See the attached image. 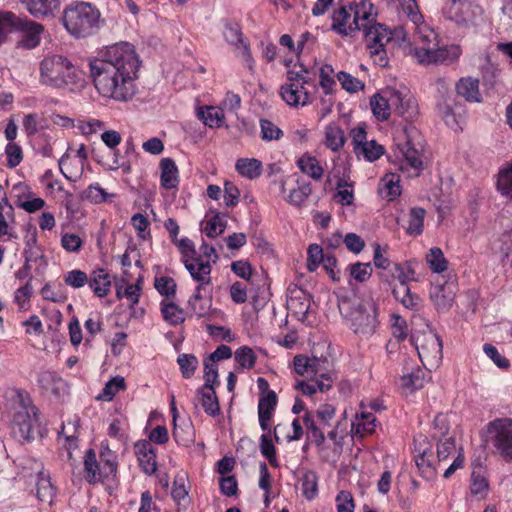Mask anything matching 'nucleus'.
Returning <instances> with one entry per match:
<instances>
[{
  "label": "nucleus",
  "instance_id": "obj_1",
  "mask_svg": "<svg viewBox=\"0 0 512 512\" xmlns=\"http://www.w3.org/2000/svg\"><path fill=\"white\" fill-rule=\"evenodd\" d=\"M139 57L129 43H117L90 62L94 86L103 97L127 101L136 91Z\"/></svg>",
  "mask_w": 512,
  "mask_h": 512
},
{
  "label": "nucleus",
  "instance_id": "obj_2",
  "mask_svg": "<svg viewBox=\"0 0 512 512\" xmlns=\"http://www.w3.org/2000/svg\"><path fill=\"white\" fill-rule=\"evenodd\" d=\"M361 30L364 33L370 58L380 67H386L391 50L406 41V33L402 28L391 30L387 26L377 23L376 17L373 21H366Z\"/></svg>",
  "mask_w": 512,
  "mask_h": 512
},
{
  "label": "nucleus",
  "instance_id": "obj_3",
  "mask_svg": "<svg viewBox=\"0 0 512 512\" xmlns=\"http://www.w3.org/2000/svg\"><path fill=\"white\" fill-rule=\"evenodd\" d=\"M40 82L54 88L73 90L83 85L82 72L65 56L50 55L40 62Z\"/></svg>",
  "mask_w": 512,
  "mask_h": 512
},
{
  "label": "nucleus",
  "instance_id": "obj_4",
  "mask_svg": "<svg viewBox=\"0 0 512 512\" xmlns=\"http://www.w3.org/2000/svg\"><path fill=\"white\" fill-rule=\"evenodd\" d=\"M377 16L370 1H361L355 6L342 5L331 16V30L342 37L354 38L363 29L366 21Z\"/></svg>",
  "mask_w": 512,
  "mask_h": 512
},
{
  "label": "nucleus",
  "instance_id": "obj_5",
  "mask_svg": "<svg viewBox=\"0 0 512 512\" xmlns=\"http://www.w3.org/2000/svg\"><path fill=\"white\" fill-rule=\"evenodd\" d=\"M338 307L347 325L359 338L368 339L375 333L377 318L372 301L344 298Z\"/></svg>",
  "mask_w": 512,
  "mask_h": 512
},
{
  "label": "nucleus",
  "instance_id": "obj_6",
  "mask_svg": "<svg viewBox=\"0 0 512 512\" xmlns=\"http://www.w3.org/2000/svg\"><path fill=\"white\" fill-rule=\"evenodd\" d=\"M307 86L316 88L315 74L301 64L294 65L287 71V82L281 86L280 95L291 107L306 106L313 100Z\"/></svg>",
  "mask_w": 512,
  "mask_h": 512
},
{
  "label": "nucleus",
  "instance_id": "obj_7",
  "mask_svg": "<svg viewBox=\"0 0 512 512\" xmlns=\"http://www.w3.org/2000/svg\"><path fill=\"white\" fill-rule=\"evenodd\" d=\"M100 13L87 2H77L68 6L62 17L66 30L77 38L87 37L98 29Z\"/></svg>",
  "mask_w": 512,
  "mask_h": 512
},
{
  "label": "nucleus",
  "instance_id": "obj_8",
  "mask_svg": "<svg viewBox=\"0 0 512 512\" xmlns=\"http://www.w3.org/2000/svg\"><path fill=\"white\" fill-rule=\"evenodd\" d=\"M17 407L12 421V433L19 440L30 441L39 426L38 409L26 393H18Z\"/></svg>",
  "mask_w": 512,
  "mask_h": 512
},
{
  "label": "nucleus",
  "instance_id": "obj_9",
  "mask_svg": "<svg viewBox=\"0 0 512 512\" xmlns=\"http://www.w3.org/2000/svg\"><path fill=\"white\" fill-rule=\"evenodd\" d=\"M487 441L504 459H512V419H495L487 425Z\"/></svg>",
  "mask_w": 512,
  "mask_h": 512
},
{
  "label": "nucleus",
  "instance_id": "obj_10",
  "mask_svg": "<svg viewBox=\"0 0 512 512\" xmlns=\"http://www.w3.org/2000/svg\"><path fill=\"white\" fill-rule=\"evenodd\" d=\"M411 342L415 346L422 364L427 369L438 367L442 360V341L433 332L412 336Z\"/></svg>",
  "mask_w": 512,
  "mask_h": 512
},
{
  "label": "nucleus",
  "instance_id": "obj_11",
  "mask_svg": "<svg viewBox=\"0 0 512 512\" xmlns=\"http://www.w3.org/2000/svg\"><path fill=\"white\" fill-rule=\"evenodd\" d=\"M461 55L458 45H447L443 47H415L413 56L419 64H450L456 61Z\"/></svg>",
  "mask_w": 512,
  "mask_h": 512
},
{
  "label": "nucleus",
  "instance_id": "obj_12",
  "mask_svg": "<svg viewBox=\"0 0 512 512\" xmlns=\"http://www.w3.org/2000/svg\"><path fill=\"white\" fill-rule=\"evenodd\" d=\"M444 13L448 19L458 24H473L482 15L483 9L468 0H450Z\"/></svg>",
  "mask_w": 512,
  "mask_h": 512
},
{
  "label": "nucleus",
  "instance_id": "obj_13",
  "mask_svg": "<svg viewBox=\"0 0 512 512\" xmlns=\"http://www.w3.org/2000/svg\"><path fill=\"white\" fill-rule=\"evenodd\" d=\"M392 110L407 121H413L418 115L416 100L406 88H391L389 98Z\"/></svg>",
  "mask_w": 512,
  "mask_h": 512
},
{
  "label": "nucleus",
  "instance_id": "obj_14",
  "mask_svg": "<svg viewBox=\"0 0 512 512\" xmlns=\"http://www.w3.org/2000/svg\"><path fill=\"white\" fill-rule=\"evenodd\" d=\"M185 268L188 270L192 279L197 282L195 291H206L211 285V263L209 260H203L202 256L187 257L184 259Z\"/></svg>",
  "mask_w": 512,
  "mask_h": 512
},
{
  "label": "nucleus",
  "instance_id": "obj_15",
  "mask_svg": "<svg viewBox=\"0 0 512 512\" xmlns=\"http://www.w3.org/2000/svg\"><path fill=\"white\" fill-rule=\"evenodd\" d=\"M16 31L21 33V38L18 41V46L24 49L31 50L40 45L42 35L44 33V26L25 16H19Z\"/></svg>",
  "mask_w": 512,
  "mask_h": 512
},
{
  "label": "nucleus",
  "instance_id": "obj_16",
  "mask_svg": "<svg viewBox=\"0 0 512 512\" xmlns=\"http://www.w3.org/2000/svg\"><path fill=\"white\" fill-rule=\"evenodd\" d=\"M328 364L326 359L317 357H308L305 355H297L294 357L295 372L305 378L320 377L324 378L327 374Z\"/></svg>",
  "mask_w": 512,
  "mask_h": 512
},
{
  "label": "nucleus",
  "instance_id": "obj_17",
  "mask_svg": "<svg viewBox=\"0 0 512 512\" xmlns=\"http://www.w3.org/2000/svg\"><path fill=\"white\" fill-rule=\"evenodd\" d=\"M226 41L235 45L237 57L241 59L251 74L255 73V60L251 55L249 46L243 42L242 33L236 26H227L224 31Z\"/></svg>",
  "mask_w": 512,
  "mask_h": 512
},
{
  "label": "nucleus",
  "instance_id": "obj_18",
  "mask_svg": "<svg viewBox=\"0 0 512 512\" xmlns=\"http://www.w3.org/2000/svg\"><path fill=\"white\" fill-rule=\"evenodd\" d=\"M455 294L456 285L453 282L436 283L430 289V298L439 312H445L452 307Z\"/></svg>",
  "mask_w": 512,
  "mask_h": 512
},
{
  "label": "nucleus",
  "instance_id": "obj_19",
  "mask_svg": "<svg viewBox=\"0 0 512 512\" xmlns=\"http://www.w3.org/2000/svg\"><path fill=\"white\" fill-rule=\"evenodd\" d=\"M460 105L455 97L436 103L437 115L453 130L460 129Z\"/></svg>",
  "mask_w": 512,
  "mask_h": 512
},
{
  "label": "nucleus",
  "instance_id": "obj_20",
  "mask_svg": "<svg viewBox=\"0 0 512 512\" xmlns=\"http://www.w3.org/2000/svg\"><path fill=\"white\" fill-rule=\"evenodd\" d=\"M13 191L17 192L16 205L28 213L39 211L45 206V201L42 198L35 197L25 184L14 185Z\"/></svg>",
  "mask_w": 512,
  "mask_h": 512
},
{
  "label": "nucleus",
  "instance_id": "obj_21",
  "mask_svg": "<svg viewBox=\"0 0 512 512\" xmlns=\"http://www.w3.org/2000/svg\"><path fill=\"white\" fill-rule=\"evenodd\" d=\"M377 419L370 412L361 411L357 413L351 425L352 438L362 439L375 432Z\"/></svg>",
  "mask_w": 512,
  "mask_h": 512
},
{
  "label": "nucleus",
  "instance_id": "obj_22",
  "mask_svg": "<svg viewBox=\"0 0 512 512\" xmlns=\"http://www.w3.org/2000/svg\"><path fill=\"white\" fill-rule=\"evenodd\" d=\"M84 478L89 484H96L105 478H110L107 473H103V467L92 449L87 450L84 456Z\"/></svg>",
  "mask_w": 512,
  "mask_h": 512
},
{
  "label": "nucleus",
  "instance_id": "obj_23",
  "mask_svg": "<svg viewBox=\"0 0 512 512\" xmlns=\"http://www.w3.org/2000/svg\"><path fill=\"white\" fill-rule=\"evenodd\" d=\"M277 405V395L274 391H268L261 395L258 403L259 424L262 430L269 429V422L273 417Z\"/></svg>",
  "mask_w": 512,
  "mask_h": 512
},
{
  "label": "nucleus",
  "instance_id": "obj_24",
  "mask_svg": "<svg viewBox=\"0 0 512 512\" xmlns=\"http://www.w3.org/2000/svg\"><path fill=\"white\" fill-rule=\"evenodd\" d=\"M391 87L382 90L380 93L373 95L370 99V106L373 115L379 121H385L389 118L392 111L390 105Z\"/></svg>",
  "mask_w": 512,
  "mask_h": 512
},
{
  "label": "nucleus",
  "instance_id": "obj_25",
  "mask_svg": "<svg viewBox=\"0 0 512 512\" xmlns=\"http://www.w3.org/2000/svg\"><path fill=\"white\" fill-rule=\"evenodd\" d=\"M87 284L97 297L103 298L110 293L111 275L105 269H96L88 277Z\"/></svg>",
  "mask_w": 512,
  "mask_h": 512
},
{
  "label": "nucleus",
  "instance_id": "obj_26",
  "mask_svg": "<svg viewBox=\"0 0 512 512\" xmlns=\"http://www.w3.org/2000/svg\"><path fill=\"white\" fill-rule=\"evenodd\" d=\"M135 453L139 464L146 474H153L157 470L156 455L152 445L148 441L139 442L135 445Z\"/></svg>",
  "mask_w": 512,
  "mask_h": 512
},
{
  "label": "nucleus",
  "instance_id": "obj_27",
  "mask_svg": "<svg viewBox=\"0 0 512 512\" xmlns=\"http://www.w3.org/2000/svg\"><path fill=\"white\" fill-rule=\"evenodd\" d=\"M27 11L36 18L54 15L59 9V0H22Z\"/></svg>",
  "mask_w": 512,
  "mask_h": 512
},
{
  "label": "nucleus",
  "instance_id": "obj_28",
  "mask_svg": "<svg viewBox=\"0 0 512 512\" xmlns=\"http://www.w3.org/2000/svg\"><path fill=\"white\" fill-rule=\"evenodd\" d=\"M161 175L160 182L165 189H174L179 184V171L172 158H162L159 164Z\"/></svg>",
  "mask_w": 512,
  "mask_h": 512
},
{
  "label": "nucleus",
  "instance_id": "obj_29",
  "mask_svg": "<svg viewBox=\"0 0 512 512\" xmlns=\"http://www.w3.org/2000/svg\"><path fill=\"white\" fill-rule=\"evenodd\" d=\"M331 378L326 374V377H312L307 380H299L295 384V389L300 390L304 395L312 396L317 392H325L332 386Z\"/></svg>",
  "mask_w": 512,
  "mask_h": 512
},
{
  "label": "nucleus",
  "instance_id": "obj_30",
  "mask_svg": "<svg viewBox=\"0 0 512 512\" xmlns=\"http://www.w3.org/2000/svg\"><path fill=\"white\" fill-rule=\"evenodd\" d=\"M38 383L46 392L60 396L65 388L64 380L53 371H43L39 374Z\"/></svg>",
  "mask_w": 512,
  "mask_h": 512
},
{
  "label": "nucleus",
  "instance_id": "obj_31",
  "mask_svg": "<svg viewBox=\"0 0 512 512\" xmlns=\"http://www.w3.org/2000/svg\"><path fill=\"white\" fill-rule=\"evenodd\" d=\"M197 400L208 415L216 416L219 413L220 407L214 387L203 385L199 388L197 390Z\"/></svg>",
  "mask_w": 512,
  "mask_h": 512
},
{
  "label": "nucleus",
  "instance_id": "obj_32",
  "mask_svg": "<svg viewBox=\"0 0 512 512\" xmlns=\"http://www.w3.org/2000/svg\"><path fill=\"white\" fill-rule=\"evenodd\" d=\"M345 142V134L340 126L330 123L325 127L323 143L326 148L338 152L343 148Z\"/></svg>",
  "mask_w": 512,
  "mask_h": 512
},
{
  "label": "nucleus",
  "instance_id": "obj_33",
  "mask_svg": "<svg viewBox=\"0 0 512 512\" xmlns=\"http://www.w3.org/2000/svg\"><path fill=\"white\" fill-rule=\"evenodd\" d=\"M456 92L468 102H481L478 79L461 78L456 84Z\"/></svg>",
  "mask_w": 512,
  "mask_h": 512
},
{
  "label": "nucleus",
  "instance_id": "obj_34",
  "mask_svg": "<svg viewBox=\"0 0 512 512\" xmlns=\"http://www.w3.org/2000/svg\"><path fill=\"white\" fill-rule=\"evenodd\" d=\"M401 153L404 158L403 165L409 166L418 175L423 168L420 150L410 140H407L401 148Z\"/></svg>",
  "mask_w": 512,
  "mask_h": 512
},
{
  "label": "nucleus",
  "instance_id": "obj_35",
  "mask_svg": "<svg viewBox=\"0 0 512 512\" xmlns=\"http://www.w3.org/2000/svg\"><path fill=\"white\" fill-rule=\"evenodd\" d=\"M400 176L398 174H386L380 181L379 192L381 196L389 201L401 194Z\"/></svg>",
  "mask_w": 512,
  "mask_h": 512
},
{
  "label": "nucleus",
  "instance_id": "obj_36",
  "mask_svg": "<svg viewBox=\"0 0 512 512\" xmlns=\"http://www.w3.org/2000/svg\"><path fill=\"white\" fill-rule=\"evenodd\" d=\"M310 295L303 290H298L295 295L291 296L288 300V308L293 314L299 316V319L304 320L310 308Z\"/></svg>",
  "mask_w": 512,
  "mask_h": 512
},
{
  "label": "nucleus",
  "instance_id": "obj_37",
  "mask_svg": "<svg viewBox=\"0 0 512 512\" xmlns=\"http://www.w3.org/2000/svg\"><path fill=\"white\" fill-rule=\"evenodd\" d=\"M235 168L237 172L248 179L258 178L262 174V162L256 158H240L237 160Z\"/></svg>",
  "mask_w": 512,
  "mask_h": 512
},
{
  "label": "nucleus",
  "instance_id": "obj_38",
  "mask_svg": "<svg viewBox=\"0 0 512 512\" xmlns=\"http://www.w3.org/2000/svg\"><path fill=\"white\" fill-rule=\"evenodd\" d=\"M389 274L399 281V285H408L409 282L416 281L412 262L393 263Z\"/></svg>",
  "mask_w": 512,
  "mask_h": 512
},
{
  "label": "nucleus",
  "instance_id": "obj_39",
  "mask_svg": "<svg viewBox=\"0 0 512 512\" xmlns=\"http://www.w3.org/2000/svg\"><path fill=\"white\" fill-rule=\"evenodd\" d=\"M311 194V186L309 183L297 180L296 186L289 190L284 196L286 202L293 206H301Z\"/></svg>",
  "mask_w": 512,
  "mask_h": 512
},
{
  "label": "nucleus",
  "instance_id": "obj_40",
  "mask_svg": "<svg viewBox=\"0 0 512 512\" xmlns=\"http://www.w3.org/2000/svg\"><path fill=\"white\" fill-rule=\"evenodd\" d=\"M392 294L405 308L414 310L420 305V297L416 294H412L408 285H399L394 287Z\"/></svg>",
  "mask_w": 512,
  "mask_h": 512
},
{
  "label": "nucleus",
  "instance_id": "obj_41",
  "mask_svg": "<svg viewBox=\"0 0 512 512\" xmlns=\"http://www.w3.org/2000/svg\"><path fill=\"white\" fill-rule=\"evenodd\" d=\"M415 41L416 47H435L437 46V34L426 23L422 22L416 25L415 28Z\"/></svg>",
  "mask_w": 512,
  "mask_h": 512
},
{
  "label": "nucleus",
  "instance_id": "obj_42",
  "mask_svg": "<svg viewBox=\"0 0 512 512\" xmlns=\"http://www.w3.org/2000/svg\"><path fill=\"white\" fill-rule=\"evenodd\" d=\"M297 165L303 173L309 175L315 180H319L323 176V168L319 164L318 160L309 154L302 155L298 159Z\"/></svg>",
  "mask_w": 512,
  "mask_h": 512
},
{
  "label": "nucleus",
  "instance_id": "obj_43",
  "mask_svg": "<svg viewBox=\"0 0 512 512\" xmlns=\"http://www.w3.org/2000/svg\"><path fill=\"white\" fill-rule=\"evenodd\" d=\"M302 495L308 500H313L318 494V477L314 471L307 470L300 478Z\"/></svg>",
  "mask_w": 512,
  "mask_h": 512
},
{
  "label": "nucleus",
  "instance_id": "obj_44",
  "mask_svg": "<svg viewBox=\"0 0 512 512\" xmlns=\"http://www.w3.org/2000/svg\"><path fill=\"white\" fill-rule=\"evenodd\" d=\"M354 153L359 159L363 158L366 161L373 162L384 154V147L375 140H370L360 148H356Z\"/></svg>",
  "mask_w": 512,
  "mask_h": 512
},
{
  "label": "nucleus",
  "instance_id": "obj_45",
  "mask_svg": "<svg viewBox=\"0 0 512 512\" xmlns=\"http://www.w3.org/2000/svg\"><path fill=\"white\" fill-rule=\"evenodd\" d=\"M497 190L502 196L512 199V162L507 163L498 173Z\"/></svg>",
  "mask_w": 512,
  "mask_h": 512
},
{
  "label": "nucleus",
  "instance_id": "obj_46",
  "mask_svg": "<svg viewBox=\"0 0 512 512\" xmlns=\"http://www.w3.org/2000/svg\"><path fill=\"white\" fill-rule=\"evenodd\" d=\"M37 498L46 503H51L55 496V488L53 487L50 477L44 472H40L37 481Z\"/></svg>",
  "mask_w": 512,
  "mask_h": 512
},
{
  "label": "nucleus",
  "instance_id": "obj_47",
  "mask_svg": "<svg viewBox=\"0 0 512 512\" xmlns=\"http://www.w3.org/2000/svg\"><path fill=\"white\" fill-rule=\"evenodd\" d=\"M425 214V209L420 207H414L410 210L406 228L408 234L417 236L423 232Z\"/></svg>",
  "mask_w": 512,
  "mask_h": 512
},
{
  "label": "nucleus",
  "instance_id": "obj_48",
  "mask_svg": "<svg viewBox=\"0 0 512 512\" xmlns=\"http://www.w3.org/2000/svg\"><path fill=\"white\" fill-rule=\"evenodd\" d=\"M203 123L211 128L220 127L224 121V113L221 108L209 106L198 112Z\"/></svg>",
  "mask_w": 512,
  "mask_h": 512
},
{
  "label": "nucleus",
  "instance_id": "obj_49",
  "mask_svg": "<svg viewBox=\"0 0 512 512\" xmlns=\"http://www.w3.org/2000/svg\"><path fill=\"white\" fill-rule=\"evenodd\" d=\"M19 16L12 12L0 13V45L6 42L10 32L16 31Z\"/></svg>",
  "mask_w": 512,
  "mask_h": 512
},
{
  "label": "nucleus",
  "instance_id": "obj_50",
  "mask_svg": "<svg viewBox=\"0 0 512 512\" xmlns=\"http://www.w3.org/2000/svg\"><path fill=\"white\" fill-rule=\"evenodd\" d=\"M349 271L350 281L355 280L356 282H366L372 275L373 269L370 263L357 262L350 264L347 267Z\"/></svg>",
  "mask_w": 512,
  "mask_h": 512
},
{
  "label": "nucleus",
  "instance_id": "obj_51",
  "mask_svg": "<svg viewBox=\"0 0 512 512\" xmlns=\"http://www.w3.org/2000/svg\"><path fill=\"white\" fill-rule=\"evenodd\" d=\"M426 261L430 269L435 273H441L447 269V260L444 257L442 250L438 247H433L426 255Z\"/></svg>",
  "mask_w": 512,
  "mask_h": 512
},
{
  "label": "nucleus",
  "instance_id": "obj_52",
  "mask_svg": "<svg viewBox=\"0 0 512 512\" xmlns=\"http://www.w3.org/2000/svg\"><path fill=\"white\" fill-rule=\"evenodd\" d=\"M432 458V453H429L426 448L420 449L415 455V463L426 478L432 477L435 473Z\"/></svg>",
  "mask_w": 512,
  "mask_h": 512
},
{
  "label": "nucleus",
  "instance_id": "obj_53",
  "mask_svg": "<svg viewBox=\"0 0 512 512\" xmlns=\"http://www.w3.org/2000/svg\"><path fill=\"white\" fill-rule=\"evenodd\" d=\"M424 382V372L419 367L412 369L411 372L404 373L401 377V385L411 390L422 388Z\"/></svg>",
  "mask_w": 512,
  "mask_h": 512
},
{
  "label": "nucleus",
  "instance_id": "obj_54",
  "mask_svg": "<svg viewBox=\"0 0 512 512\" xmlns=\"http://www.w3.org/2000/svg\"><path fill=\"white\" fill-rule=\"evenodd\" d=\"M125 388V380L123 377L117 376L109 380L102 392L98 395V400L111 401L113 397Z\"/></svg>",
  "mask_w": 512,
  "mask_h": 512
},
{
  "label": "nucleus",
  "instance_id": "obj_55",
  "mask_svg": "<svg viewBox=\"0 0 512 512\" xmlns=\"http://www.w3.org/2000/svg\"><path fill=\"white\" fill-rule=\"evenodd\" d=\"M226 225V217L224 215L217 214L207 221L204 227V233L207 237L215 238L225 231Z\"/></svg>",
  "mask_w": 512,
  "mask_h": 512
},
{
  "label": "nucleus",
  "instance_id": "obj_56",
  "mask_svg": "<svg viewBox=\"0 0 512 512\" xmlns=\"http://www.w3.org/2000/svg\"><path fill=\"white\" fill-rule=\"evenodd\" d=\"M235 361L243 369H251L255 366L257 355L248 346H242L235 351Z\"/></svg>",
  "mask_w": 512,
  "mask_h": 512
},
{
  "label": "nucleus",
  "instance_id": "obj_57",
  "mask_svg": "<svg viewBox=\"0 0 512 512\" xmlns=\"http://www.w3.org/2000/svg\"><path fill=\"white\" fill-rule=\"evenodd\" d=\"M161 311L164 319L172 325H177L184 321L183 310L173 302L162 303Z\"/></svg>",
  "mask_w": 512,
  "mask_h": 512
},
{
  "label": "nucleus",
  "instance_id": "obj_58",
  "mask_svg": "<svg viewBox=\"0 0 512 512\" xmlns=\"http://www.w3.org/2000/svg\"><path fill=\"white\" fill-rule=\"evenodd\" d=\"M337 79L342 88L349 93H356L364 88V83L353 75L341 71L337 74Z\"/></svg>",
  "mask_w": 512,
  "mask_h": 512
},
{
  "label": "nucleus",
  "instance_id": "obj_59",
  "mask_svg": "<svg viewBox=\"0 0 512 512\" xmlns=\"http://www.w3.org/2000/svg\"><path fill=\"white\" fill-rule=\"evenodd\" d=\"M116 458V455L108 447H102L100 464L103 467V473H107L109 477L114 476L117 471Z\"/></svg>",
  "mask_w": 512,
  "mask_h": 512
},
{
  "label": "nucleus",
  "instance_id": "obj_60",
  "mask_svg": "<svg viewBox=\"0 0 512 512\" xmlns=\"http://www.w3.org/2000/svg\"><path fill=\"white\" fill-rule=\"evenodd\" d=\"M260 128L261 138L264 141L279 140L283 136V131L270 120L261 119Z\"/></svg>",
  "mask_w": 512,
  "mask_h": 512
},
{
  "label": "nucleus",
  "instance_id": "obj_61",
  "mask_svg": "<svg viewBox=\"0 0 512 512\" xmlns=\"http://www.w3.org/2000/svg\"><path fill=\"white\" fill-rule=\"evenodd\" d=\"M177 362L184 378H190L198 366V360L192 354L184 353L179 355Z\"/></svg>",
  "mask_w": 512,
  "mask_h": 512
},
{
  "label": "nucleus",
  "instance_id": "obj_62",
  "mask_svg": "<svg viewBox=\"0 0 512 512\" xmlns=\"http://www.w3.org/2000/svg\"><path fill=\"white\" fill-rule=\"evenodd\" d=\"M201 301H202L201 292L198 293V291H195L193 296L189 299V302H188L192 312L198 318L205 317L208 313V310L211 307L210 300H207L203 303H201Z\"/></svg>",
  "mask_w": 512,
  "mask_h": 512
},
{
  "label": "nucleus",
  "instance_id": "obj_63",
  "mask_svg": "<svg viewBox=\"0 0 512 512\" xmlns=\"http://www.w3.org/2000/svg\"><path fill=\"white\" fill-rule=\"evenodd\" d=\"M303 422L307 429L308 438L312 439L317 446H321L324 443L325 437L320 428L315 424L311 415L306 414Z\"/></svg>",
  "mask_w": 512,
  "mask_h": 512
},
{
  "label": "nucleus",
  "instance_id": "obj_64",
  "mask_svg": "<svg viewBox=\"0 0 512 512\" xmlns=\"http://www.w3.org/2000/svg\"><path fill=\"white\" fill-rule=\"evenodd\" d=\"M64 282L66 285L72 287V288H81L85 286L88 282V276L85 272L74 269L71 271H68L64 275Z\"/></svg>",
  "mask_w": 512,
  "mask_h": 512
}]
</instances>
